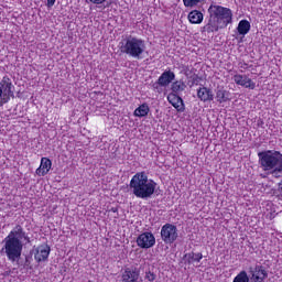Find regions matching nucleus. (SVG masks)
<instances>
[{"mask_svg": "<svg viewBox=\"0 0 282 282\" xmlns=\"http://www.w3.org/2000/svg\"><path fill=\"white\" fill-rule=\"evenodd\" d=\"M209 20L204 30L206 32H219L232 23V10L219 4H212L208 8Z\"/></svg>", "mask_w": 282, "mask_h": 282, "instance_id": "f257e3e1", "label": "nucleus"}, {"mask_svg": "<svg viewBox=\"0 0 282 282\" xmlns=\"http://www.w3.org/2000/svg\"><path fill=\"white\" fill-rule=\"evenodd\" d=\"M23 239H25V231L23 227L17 225L3 240V248L9 261H19L21 252H23Z\"/></svg>", "mask_w": 282, "mask_h": 282, "instance_id": "f03ea898", "label": "nucleus"}, {"mask_svg": "<svg viewBox=\"0 0 282 282\" xmlns=\"http://www.w3.org/2000/svg\"><path fill=\"white\" fill-rule=\"evenodd\" d=\"M158 184L153 180H149L144 172L137 173L130 181V188H132L133 195L140 199H149Z\"/></svg>", "mask_w": 282, "mask_h": 282, "instance_id": "7ed1b4c3", "label": "nucleus"}, {"mask_svg": "<svg viewBox=\"0 0 282 282\" xmlns=\"http://www.w3.org/2000/svg\"><path fill=\"white\" fill-rule=\"evenodd\" d=\"M120 52L140 61L147 52V43L142 39L129 36L120 42Z\"/></svg>", "mask_w": 282, "mask_h": 282, "instance_id": "20e7f679", "label": "nucleus"}, {"mask_svg": "<svg viewBox=\"0 0 282 282\" xmlns=\"http://www.w3.org/2000/svg\"><path fill=\"white\" fill-rule=\"evenodd\" d=\"M260 164L264 169V171H279L282 172V154L280 152L267 151L260 152Z\"/></svg>", "mask_w": 282, "mask_h": 282, "instance_id": "39448f33", "label": "nucleus"}, {"mask_svg": "<svg viewBox=\"0 0 282 282\" xmlns=\"http://www.w3.org/2000/svg\"><path fill=\"white\" fill-rule=\"evenodd\" d=\"M177 227L175 225L165 224L161 229V239L164 243H173L177 240Z\"/></svg>", "mask_w": 282, "mask_h": 282, "instance_id": "423d86ee", "label": "nucleus"}, {"mask_svg": "<svg viewBox=\"0 0 282 282\" xmlns=\"http://www.w3.org/2000/svg\"><path fill=\"white\" fill-rule=\"evenodd\" d=\"M12 82L8 77H3L0 82V90L1 93V100L0 106L6 105V102L10 101V97L14 96V91L12 90Z\"/></svg>", "mask_w": 282, "mask_h": 282, "instance_id": "0eeeda50", "label": "nucleus"}, {"mask_svg": "<svg viewBox=\"0 0 282 282\" xmlns=\"http://www.w3.org/2000/svg\"><path fill=\"white\" fill-rule=\"evenodd\" d=\"M139 248H153L155 246V236L151 232H143L137 239Z\"/></svg>", "mask_w": 282, "mask_h": 282, "instance_id": "6e6552de", "label": "nucleus"}, {"mask_svg": "<svg viewBox=\"0 0 282 282\" xmlns=\"http://www.w3.org/2000/svg\"><path fill=\"white\" fill-rule=\"evenodd\" d=\"M234 83L239 85L240 87H245L246 89H256L257 84L248 77V75H234Z\"/></svg>", "mask_w": 282, "mask_h": 282, "instance_id": "1a4fd4ad", "label": "nucleus"}, {"mask_svg": "<svg viewBox=\"0 0 282 282\" xmlns=\"http://www.w3.org/2000/svg\"><path fill=\"white\" fill-rule=\"evenodd\" d=\"M121 282H140V271L135 268H127L121 274Z\"/></svg>", "mask_w": 282, "mask_h": 282, "instance_id": "9d476101", "label": "nucleus"}, {"mask_svg": "<svg viewBox=\"0 0 282 282\" xmlns=\"http://www.w3.org/2000/svg\"><path fill=\"white\" fill-rule=\"evenodd\" d=\"M249 272L254 282H263L268 279V272H265L261 265H256L254 268L250 267Z\"/></svg>", "mask_w": 282, "mask_h": 282, "instance_id": "9b49d317", "label": "nucleus"}, {"mask_svg": "<svg viewBox=\"0 0 282 282\" xmlns=\"http://www.w3.org/2000/svg\"><path fill=\"white\" fill-rule=\"evenodd\" d=\"M50 252H51L50 246L47 245L39 246L36 248L34 258L39 263H41V261H47V257H50Z\"/></svg>", "mask_w": 282, "mask_h": 282, "instance_id": "f8f14e48", "label": "nucleus"}, {"mask_svg": "<svg viewBox=\"0 0 282 282\" xmlns=\"http://www.w3.org/2000/svg\"><path fill=\"white\" fill-rule=\"evenodd\" d=\"M175 80V73L171 70H165L158 79V85L160 87H169V84Z\"/></svg>", "mask_w": 282, "mask_h": 282, "instance_id": "ddd939ff", "label": "nucleus"}, {"mask_svg": "<svg viewBox=\"0 0 282 282\" xmlns=\"http://www.w3.org/2000/svg\"><path fill=\"white\" fill-rule=\"evenodd\" d=\"M167 101L178 111H184V100H182V97L177 96L175 93L167 95Z\"/></svg>", "mask_w": 282, "mask_h": 282, "instance_id": "4468645a", "label": "nucleus"}, {"mask_svg": "<svg viewBox=\"0 0 282 282\" xmlns=\"http://www.w3.org/2000/svg\"><path fill=\"white\" fill-rule=\"evenodd\" d=\"M51 169H52V161L47 158H42L40 169L36 170V175H40V176L47 175Z\"/></svg>", "mask_w": 282, "mask_h": 282, "instance_id": "2eb2a0df", "label": "nucleus"}, {"mask_svg": "<svg viewBox=\"0 0 282 282\" xmlns=\"http://www.w3.org/2000/svg\"><path fill=\"white\" fill-rule=\"evenodd\" d=\"M187 19L192 25H199L204 22V13L198 10H193L188 13Z\"/></svg>", "mask_w": 282, "mask_h": 282, "instance_id": "dca6fc26", "label": "nucleus"}, {"mask_svg": "<svg viewBox=\"0 0 282 282\" xmlns=\"http://www.w3.org/2000/svg\"><path fill=\"white\" fill-rule=\"evenodd\" d=\"M197 96L203 102H208L214 99L213 90L203 87L197 90Z\"/></svg>", "mask_w": 282, "mask_h": 282, "instance_id": "f3484780", "label": "nucleus"}, {"mask_svg": "<svg viewBox=\"0 0 282 282\" xmlns=\"http://www.w3.org/2000/svg\"><path fill=\"white\" fill-rule=\"evenodd\" d=\"M149 111H151V108H149L148 104H142L138 108H135L133 116L137 118H147L149 116Z\"/></svg>", "mask_w": 282, "mask_h": 282, "instance_id": "a211bd4d", "label": "nucleus"}, {"mask_svg": "<svg viewBox=\"0 0 282 282\" xmlns=\"http://www.w3.org/2000/svg\"><path fill=\"white\" fill-rule=\"evenodd\" d=\"M216 100L217 102H228V100H230V91L226 90V89H218L216 91Z\"/></svg>", "mask_w": 282, "mask_h": 282, "instance_id": "6ab92c4d", "label": "nucleus"}, {"mask_svg": "<svg viewBox=\"0 0 282 282\" xmlns=\"http://www.w3.org/2000/svg\"><path fill=\"white\" fill-rule=\"evenodd\" d=\"M202 259H204V256L202 253H195V252H191V253H186L184 256V260L186 263H199V261H202Z\"/></svg>", "mask_w": 282, "mask_h": 282, "instance_id": "aec40b11", "label": "nucleus"}, {"mask_svg": "<svg viewBox=\"0 0 282 282\" xmlns=\"http://www.w3.org/2000/svg\"><path fill=\"white\" fill-rule=\"evenodd\" d=\"M238 34L246 36L250 32V22L248 20H241L237 26Z\"/></svg>", "mask_w": 282, "mask_h": 282, "instance_id": "412c9836", "label": "nucleus"}, {"mask_svg": "<svg viewBox=\"0 0 282 282\" xmlns=\"http://www.w3.org/2000/svg\"><path fill=\"white\" fill-rule=\"evenodd\" d=\"M184 89H186V84H184V82H174L172 84V94H182Z\"/></svg>", "mask_w": 282, "mask_h": 282, "instance_id": "4be33fe9", "label": "nucleus"}, {"mask_svg": "<svg viewBox=\"0 0 282 282\" xmlns=\"http://www.w3.org/2000/svg\"><path fill=\"white\" fill-rule=\"evenodd\" d=\"M234 282H250V278H248V273L246 271H241L235 279Z\"/></svg>", "mask_w": 282, "mask_h": 282, "instance_id": "5701e85b", "label": "nucleus"}, {"mask_svg": "<svg viewBox=\"0 0 282 282\" xmlns=\"http://www.w3.org/2000/svg\"><path fill=\"white\" fill-rule=\"evenodd\" d=\"M185 8H195L197 4L202 3V0H183Z\"/></svg>", "mask_w": 282, "mask_h": 282, "instance_id": "b1692460", "label": "nucleus"}, {"mask_svg": "<svg viewBox=\"0 0 282 282\" xmlns=\"http://www.w3.org/2000/svg\"><path fill=\"white\" fill-rule=\"evenodd\" d=\"M107 0H89L90 3H94L95 6H102Z\"/></svg>", "mask_w": 282, "mask_h": 282, "instance_id": "393cba45", "label": "nucleus"}, {"mask_svg": "<svg viewBox=\"0 0 282 282\" xmlns=\"http://www.w3.org/2000/svg\"><path fill=\"white\" fill-rule=\"evenodd\" d=\"M54 3H56V0H47V8H53Z\"/></svg>", "mask_w": 282, "mask_h": 282, "instance_id": "a878e982", "label": "nucleus"}, {"mask_svg": "<svg viewBox=\"0 0 282 282\" xmlns=\"http://www.w3.org/2000/svg\"><path fill=\"white\" fill-rule=\"evenodd\" d=\"M1 94H2V91L0 90V99H1Z\"/></svg>", "mask_w": 282, "mask_h": 282, "instance_id": "bb28decb", "label": "nucleus"}]
</instances>
